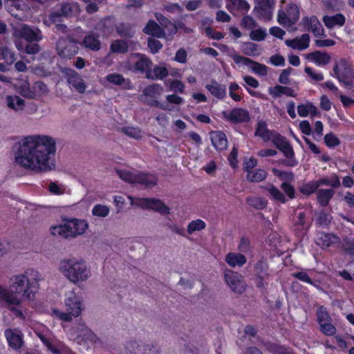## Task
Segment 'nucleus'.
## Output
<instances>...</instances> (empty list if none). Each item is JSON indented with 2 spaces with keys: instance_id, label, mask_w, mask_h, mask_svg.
I'll use <instances>...</instances> for the list:
<instances>
[{
  "instance_id": "obj_1",
  "label": "nucleus",
  "mask_w": 354,
  "mask_h": 354,
  "mask_svg": "<svg viewBox=\"0 0 354 354\" xmlns=\"http://www.w3.org/2000/svg\"><path fill=\"white\" fill-rule=\"evenodd\" d=\"M56 140L48 135L33 134L24 137L15 154V163L35 173H44L56 168Z\"/></svg>"
},
{
  "instance_id": "obj_2",
  "label": "nucleus",
  "mask_w": 354,
  "mask_h": 354,
  "mask_svg": "<svg viewBox=\"0 0 354 354\" xmlns=\"http://www.w3.org/2000/svg\"><path fill=\"white\" fill-rule=\"evenodd\" d=\"M41 279V274L32 268L13 276L10 279L9 290L0 286V301H5L17 317L24 319V314L19 309L22 298L30 300L33 299Z\"/></svg>"
},
{
  "instance_id": "obj_3",
  "label": "nucleus",
  "mask_w": 354,
  "mask_h": 354,
  "mask_svg": "<svg viewBox=\"0 0 354 354\" xmlns=\"http://www.w3.org/2000/svg\"><path fill=\"white\" fill-rule=\"evenodd\" d=\"M58 270L70 282L75 285L86 282L91 277L89 266L81 258H68L61 260Z\"/></svg>"
},
{
  "instance_id": "obj_4",
  "label": "nucleus",
  "mask_w": 354,
  "mask_h": 354,
  "mask_svg": "<svg viewBox=\"0 0 354 354\" xmlns=\"http://www.w3.org/2000/svg\"><path fill=\"white\" fill-rule=\"evenodd\" d=\"M64 306L66 312L53 309L52 314L57 319L64 322H71L74 318L81 315L84 310L82 297L74 290L69 291L65 295Z\"/></svg>"
},
{
  "instance_id": "obj_5",
  "label": "nucleus",
  "mask_w": 354,
  "mask_h": 354,
  "mask_svg": "<svg viewBox=\"0 0 354 354\" xmlns=\"http://www.w3.org/2000/svg\"><path fill=\"white\" fill-rule=\"evenodd\" d=\"M88 223L84 219L71 218L62 224L51 226L50 232L62 238H75L84 235L88 229Z\"/></svg>"
},
{
  "instance_id": "obj_6",
  "label": "nucleus",
  "mask_w": 354,
  "mask_h": 354,
  "mask_svg": "<svg viewBox=\"0 0 354 354\" xmlns=\"http://www.w3.org/2000/svg\"><path fill=\"white\" fill-rule=\"evenodd\" d=\"M354 72L350 60L342 57L335 62L333 68V76L346 86L353 83Z\"/></svg>"
},
{
  "instance_id": "obj_7",
  "label": "nucleus",
  "mask_w": 354,
  "mask_h": 354,
  "mask_svg": "<svg viewBox=\"0 0 354 354\" xmlns=\"http://www.w3.org/2000/svg\"><path fill=\"white\" fill-rule=\"evenodd\" d=\"M70 337L79 344H86L88 347L98 342L99 339L84 324L79 323L72 329Z\"/></svg>"
},
{
  "instance_id": "obj_8",
  "label": "nucleus",
  "mask_w": 354,
  "mask_h": 354,
  "mask_svg": "<svg viewBox=\"0 0 354 354\" xmlns=\"http://www.w3.org/2000/svg\"><path fill=\"white\" fill-rule=\"evenodd\" d=\"M131 205L133 206L138 207L142 209H152L162 215H167L170 214V209L162 201L150 198H134L131 196H128Z\"/></svg>"
},
{
  "instance_id": "obj_9",
  "label": "nucleus",
  "mask_w": 354,
  "mask_h": 354,
  "mask_svg": "<svg viewBox=\"0 0 354 354\" xmlns=\"http://www.w3.org/2000/svg\"><path fill=\"white\" fill-rule=\"evenodd\" d=\"M163 93V88L160 84H153L144 88L140 99L148 104L158 106L163 110H171L168 104L160 103L157 99Z\"/></svg>"
},
{
  "instance_id": "obj_10",
  "label": "nucleus",
  "mask_w": 354,
  "mask_h": 354,
  "mask_svg": "<svg viewBox=\"0 0 354 354\" xmlns=\"http://www.w3.org/2000/svg\"><path fill=\"white\" fill-rule=\"evenodd\" d=\"M299 18V7L295 3L283 6L278 10L277 21L283 26H291L298 21Z\"/></svg>"
},
{
  "instance_id": "obj_11",
  "label": "nucleus",
  "mask_w": 354,
  "mask_h": 354,
  "mask_svg": "<svg viewBox=\"0 0 354 354\" xmlns=\"http://www.w3.org/2000/svg\"><path fill=\"white\" fill-rule=\"evenodd\" d=\"M151 66V62L145 55L140 53L131 54L126 63L125 67L136 73H146Z\"/></svg>"
},
{
  "instance_id": "obj_12",
  "label": "nucleus",
  "mask_w": 354,
  "mask_h": 354,
  "mask_svg": "<svg viewBox=\"0 0 354 354\" xmlns=\"http://www.w3.org/2000/svg\"><path fill=\"white\" fill-rule=\"evenodd\" d=\"M273 144L281 150L284 156L288 158L286 165L290 167H295L298 162L294 158V151L292 147L286 139L277 133H274L270 140Z\"/></svg>"
},
{
  "instance_id": "obj_13",
  "label": "nucleus",
  "mask_w": 354,
  "mask_h": 354,
  "mask_svg": "<svg viewBox=\"0 0 354 354\" xmlns=\"http://www.w3.org/2000/svg\"><path fill=\"white\" fill-rule=\"evenodd\" d=\"M224 279L230 288L235 293L241 294L245 290V284L240 274L230 270H225Z\"/></svg>"
},
{
  "instance_id": "obj_14",
  "label": "nucleus",
  "mask_w": 354,
  "mask_h": 354,
  "mask_svg": "<svg viewBox=\"0 0 354 354\" xmlns=\"http://www.w3.org/2000/svg\"><path fill=\"white\" fill-rule=\"evenodd\" d=\"M78 42L76 39H60L57 44V51L58 55L63 59H71L73 55L77 53Z\"/></svg>"
},
{
  "instance_id": "obj_15",
  "label": "nucleus",
  "mask_w": 354,
  "mask_h": 354,
  "mask_svg": "<svg viewBox=\"0 0 354 354\" xmlns=\"http://www.w3.org/2000/svg\"><path fill=\"white\" fill-rule=\"evenodd\" d=\"M233 60L236 64L245 66L250 71L259 76H266L268 73L266 66L255 62L246 57L234 55Z\"/></svg>"
},
{
  "instance_id": "obj_16",
  "label": "nucleus",
  "mask_w": 354,
  "mask_h": 354,
  "mask_svg": "<svg viewBox=\"0 0 354 354\" xmlns=\"http://www.w3.org/2000/svg\"><path fill=\"white\" fill-rule=\"evenodd\" d=\"M274 5V0H257L256 16L263 21H270L272 18Z\"/></svg>"
},
{
  "instance_id": "obj_17",
  "label": "nucleus",
  "mask_w": 354,
  "mask_h": 354,
  "mask_svg": "<svg viewBox=\"0 0 354 354\" xmlns=\"http://www.w3.org/2000/svg\"><path fill=\"white\" fill-rule=\"evenodd\" d=\"M14 35L19 38H24L28 41H40L42 35L38 28H31L27 25L21 24L14 28Z\"/></svg>"
},
{
  "instance_id": "obj_18",
  "label": "nucleus",
  "mask_w": 354,
  "mask_h": 354,
  "mask_svg": "<svg viewBox=\"0 0 354 354\" xmlns=\"http://www.w3.org/2000/svg\"><path fill=\"white\" fill-rule=\"evenodd\" d=\"M80 8L77 3H66L62 6L60 12L52 13L48 19L44 21V23L48 26L55 24L58 21V18L60 16H69L71 15H76L79 13Z\"/></svg>"
},
{
  "instance_id": "obj_19",
  "label": "nucleus",
  "mask_w": 354,
  "mask_h": 354,
  "mask_svg": "<svg viewBox=\"0 0 354 354\" xmlns=\"http://www.w3.org/2000/svg\"><path fill=\"white\" fill-rule=\"evenodd\" d=\"M151 349V344L141 340L131 339L124 345V354H147Z\"/></svg>"
},
{
  "instance_id": "obj_20",
  "label": "nucleus",
  "mask_w": 354,
  "mask_h": 354,
  "mask_svg": "<svg viewBox=\"0 0 354 354\" xmlns=\"http://www.w3.org/2000/svg\"><path fill=\"white\" fill-rule=\"evenodd\" d=\"M222 115L227 121L236 124L248 122L250 120L248 111L241 108H236L230 111H223Z\"/></svg>"
},
{
  "instance_id": "obj_21",
  "label": "nucleus",
  "mask_w": 354,
  "mask_h": 354,
  "mask_svg": "<svg viewBox=\"0 0 354 354\" xmlns=\"http://www.w3.org/2000/svg\"><path fill=\"white\" fill-rule=\"evenodd\" d=\"M65 73L70 86L78 93H83L86 90V86L82 77L71 68H66Z\"/></svg>"
},
{
  "instance_id": "obj_22",
  "label": "nucleus",
  "mask_w": 354,
  "mask_h": 354,
  "mask_svg": "<svg viewBox=\"0 0 354 354\" xmlns=\"http://www.w3.org/2000/svg\"><path fill=\"white\" fill-rule=\"evenodd\" d=\"M5 337L9 346L15 350L19 349L24 343L22 333L16 328H8L5 330Z\"/></svg>"
},
{
  "instance_id": "obj_23",
  "label": "nucleus",
  "mask_w": 354,
  "mask_h": 354,
  "mask_svg": "<svg viewBox=\"0 0 354 354\" xmlns=\"http://www.w3.org/2000/svg\"><path fill=\"white\" fill-rule=\"evenodd\" d=\"M301 24L305 30L312 31L315 37L324 36V28L316 17H305L302 19Z\"/></svg>"
},
{
  "instance_id": "obj_24",
  "label": "nucleus",
  "mask_w": 354,
  "mask_h": 354,
  "mask_svg": "<svg viewBox=\"0 0 354 354\" xmlns=\"http://www.w3.org/2000/svg\"><path fill=\"white\" fill-rule=\"evenodd\" d=\"M309 42L310 37L308 34H304L299 38L288 39L285 41L288 47L299 50H303L308 48Z\"/></svg>"
},
{
  "instance_id": "obj_25",
  "label": "nucleus",
  "mask_w": 354,
  "mask_h": 354,
  "mask_svg": "<svg viewBox=\"0 0 354 354\" xmlns=\"http://www.w3.org/2000/svg\"><path fill=\"white\" fill-rule=\"evenodd\" d=\"M225 262L232 268H241L247 262L245 256L241 253L229 252L225 258Z\"/></svg>"
},
{
  "instance_id": "obj_26",
  "label": "nucleus",
  "mask_w": 354,
  "mask_h": 354,
  "mask_svg": "<svg viewBox=\"0 0 354 354\" xmlns=\"http://www.w3.org/2000/svg\"><path fill=\"white\" fill-rule=\"evenodd\" d=\"M306 58L319 66L328 64L331 59V57L328 54L322 53L320 51L308 53L306 55Z\"/></svg>"
},
{
  "instance_id": "obj_27",
  "label": "nucleus",
  "mask_w": 354,
  "mask_h": 354,
  "mask_svg": "<svg viewBox=\"0 0 354 354\" xmlns=\"http://www.w3.org/2000/svg\"><path fill=\"white\" fill-rule=\"evenodd\" d=\"M6 106L15 112L22 111L25 108V100L16 95H7L6 97Z\"/></svg>"
},
{
  "instance_id": "obj_28",
  "label": "nucleus",
  "mask_w": 354,
  "mask_h": 354,
  "mask_svg": "<svg viewBox=\"0 0 354 354\" xmlns=\"http://www.w3.org/2000/svg\"><path fill=\"white\" fill-rule=\"evenodd\" d=\"M210 138L213 146L220 151L227 149V140L225 135L221 131H212L210 133Z\"/></svg>"
},
{
  "instance_id": "obj_29",
  "label": "nucleus",
  "mask_w": 354,
  "mask_h": 354,
  "mask_svg": "<svg viewBox=\"0 0 354 354\" xmlns=\"http://www.w3.org/2000/svg\"><path fill=\"white\" fill-rule=\"evenodd\" d=\"M226 8L232 13L234 12H248L250 5L245 0H227Z\"/></svg>"
},
{
  "instance_id": "obj_30",
  "label": "nucleus",
  "mask_w": 354,
  "mask_h": 354,
  "mask_svg": "<svg viewBox=\"0 0 354 354\" xmlns=\"http://www.w3.org/2000/svg\"><path fill=\"white\" fill-rule=\"evenodd\" d=\"M205 88L212 95L218 99H223L226 95L225 86L218 84L215 80H212L205 86Z\"/></svg>"
},
{
  "instance_id": "obj_31",
  "label": "nucleus",
  "mask_w": 354,
  "mask_h": 354,
  "mask_svg": "<svg viewBox=\"0 0 354 354\" xmlns=\"http://www.w3.org/2000/svg\"><path fill=\"white\" fill-rule=\"evenodd\" d=\"M156 18L162 26V30L165 32V37H171L176 32V27L174 24L171 23L166 19L162 14L156 13Z\"/></svg>"
},
{
  "instance_id": "obj_32",
  "label": "nucleus",
  "mask_w": 354,
  "mask_h": 354,
  "mask_svg": "<svg viewBox=\"0 0 354 354\" xmlns=\"http://www.w3.org/2000/svg\"><path fill=\"white\" fill-rule=\"evenodd\" d=\"M338 241V238L332 234L320 232L317 234L316 238V243L322 248H326L331 246Z\"/></svg>"
},
{
  "instance_id": "obj_33",
  "label": "nucleus",
  "mask_w": 354,
  "mask_h": 354,
  "mask_svg": "<svg viewBox=\"0 0 354 354\" xmlns=\"http://www.w3.org/2000/svg\"><path fill=\"white\" fill-rule=\"evenodd\" d=\"M13 86L15 90L24 97L28 98H33L35 97V92L30 89V84L26 80H19Z\"/></svg>"
},
{
  "instance_id": "obj_34",
  "label": "nucleus",
  "mask_w": 354,
  "mask_h": 354,
  "mask_svg": "<svg viewBox=\"0 0 354 354\" xmlns=\"http://www.w3.org/2000/svg\"><path fill=\"white\" fill-rule=\"evenodd\" d=\"M346 19L342 14H337L333 16L326 15L323 17L324 25L328 28H333L335 26H342Z\"/></svg>"
},
{
  "instance_id": "obj_35",
  "label": "nucleus",
  "mask_w": 354,
  "mask_h": 354,
  "mask_svg": "<svg viewBox=\"0 0 354 354\" xmlns=\"http://www.w3.org/2000/svg\"><path fill=\"white\" fill-rule=\"evenodd\" d=\"M143 31L147 35H150L158 38L165 37V34L162 28L153 21H149L144 28Z\"/></svg>"
},
{
  "instance_id": "obj_36",
  "label": "nucleus",
  "mask_w": 354,
  "mask_h": 354,
  "mask_svg": "<svg viewBox=\"0 0 354 354\" xmlns=\"http://www.w3.org/2000/svg\"><path fill=\"white\" fill-rule=\"evenodd\" d=\"M297 112L299 116L307 117L309 114H317V109L312 102H307L305 104L298 105Z\"/></svg>"
},
{
  "instance_id": "obj_37",
  "label": "nucleus",
  "mask_w": 354,
  "mask_h": 354,
  "mask_svg": "<svg viewBox=\"0 0 354 354\" xmlns=\"http://www.w3.org/2000/svg\"><path fill=\"white\" fill-rule=\"evenodd\" d=\"M333 195L334 190L332 189H321L317 192L318 202L322 206H326Z\"/></svg>"
},
{
  "instance_id": "obj_38",
  "label": "nucleus",
  "mask_w": 354,
  "mask_h": 354,
  "mask_svg": "<svg viewBox=\"0 0 354 354\" xmlns=\"http://www.w3.org/2000/svg\"><path fill=\"white\" fill-rule=\"evenodd\" d=\"M82 45L91 50L97 51L100 48V42L93 35L89 34L85 36Z\"/></svg>"
},
{
  "instance_id": "obj_39",
  "label": "nucleus",
  "mask_w": 354,
  "mask_h": 354,
  "mask_svg": "<svg viewBox=\"0 0 354 354\" xmlns=\"http://www.w3.org/2000/svg\"><path fill=\"white\" fill-rule=\"evenodd\" d=\"M167 69L164 66H156L152 71L149 70L147 74V77L152 80H162L167 76Z\"/></svg>"
},
{
  "instance_id": "obj_40",
  "label": "nucleus",
  "mask_w": 354,
  "mask_h": 354,
  "mask_svg": "<svg viewBox=\"0 0 354 354\" xmlns=\"http://www.w3.org/2000/svg\"><path fill=\"white\" fill-rule=\"evenodd\" d=\"M41 342L46 346L48 349L53 354H64L67 351L66 348L62 344L57 345L53 344L49 342L43 335H39Z\"/></svg>"
},
{
  "instance_id": "obj_41",
  "label": "nucleus",
  "mask_w": 354,
  "mask_h": 354,
  "mask_svg": "<svg viewBox=\"0 0 354 354\" xmlns=\"http://www.w3.org/2000/svg\"><path fill=\"white\" fill-rule=\"evenodd\" d=\"M274 132L268 131L263 122H259L255 131L256 136L261 138L265 142L269 141Z\"/></svg>"
},
{
  "instance_id": "obj_42",
  "label": "nucleus",
  "mask_w": 354,
  "mask_h": 354,
  "mask_svg": "<svg viewBox=\"0 0 354 354\" xmlns=\"http://www.w3.org/2000/svg\"><path fill=\"white\" fill-rule=\"evenodd\" d=\"M319 187L327 185L333 187H337L340 185V180L337 174H333L330 176L324 177L317 180Z\"/></svg>"
},
{
  "instance_id": "obj_43",
  "label": "nucleus",
  "mask_w": 354,
  "mask_h": 354,
  "mask_svg": "<svg viewBox=\"0 0 354 354\" xmlns=\"http://www.w3.org/2000/svg\"><path fill=\"white\" fill-rule=\"evenodd\" d=\"M267 176V173L265 170L258 169L249 171L247 174V179L250 182H261Z\"/></svg>"
},
{
  "instance_id": "obj_44",
  "label": "nucleus",
  "mask_w": 354,
  "mask_h": 354,
  "mask_svg": "<svg viewBox=\"0 0 354 354\" xmlns=\"http://www.w3.org/2000/svg\"><path fill=\"white\" fill-rule=\"evenodd\" d=\"M48 191L55 195H63L68 193L67 187L57 182H50L48 185Z\"/></svg>"
},
{
  "instance_id": "obj_45",
  "label": "nucleus",
  "mask_w": 354,
  "mask_h": 354,
  "mask_svg": "<svg viewBox=\"0 0 354 354\" xmlns=\"http://www.w3.org/2000/svg\"><path fill=\"white\" fill-rule=\"evenodd\" d=\"M0 56L8 64H12L16 59L15 53L6 46L0 44Z\"/></svg>"
},
{
  "instance_id": "obj_46",
  "label": "nucleus",
  "mask_w": 354,
  "mask_h": 354,
  "mask_svg": "<svg viewBox=\"0 0 354 354\" xmlns=\"http://www.w3.org/2000/svg\"><path fill=\"white\" fill-rule=\"evenodd\" d=\"M157 183V178L152 174H139L138 183L145 185L147 187L154 186Z\"/></svg>"
},
{
  "instance_id": "obj_47",
  "label": "nucleus",
  "mask_w": 354,
  "mask_h": 354,
  "mask_svg": "<svg viewBox=\"0 0 354 354\" xmlns=\"http://www.w3.org/2000/svg\"><path fill=\"white\" fill-rule=\"evenodd\" d=\"M92 215L96 217L105 218L110 213V208L107 205L97 204L91 210Z\"/></svg>"
},
{
  "instance_id": "obj_48",
  "label": "nucleus",
  "mask_w": 354,
  "mask_h": 354,
  "mask_svg": "<svg viewBox=\"0 0 354 354\" xmlns=\"http://www.w3.org/2000/svg\"><path fill=\"white\" fill-rule=\"evenodd\" d=\"M304 71L310 78V82L312 83L322 82L324 79V75L322 72L309 66H306Z\"/></svg>"
},
{
  "instance_id": "obj_49",
  "label": "nucleus",
  "mask_w": 354,
  "mask_h": 354,
  "mask_svg": "<svg viewBox=\"0 0 354 354\" xmlns=\"http://www.w3.org/2000/svg\"><path fill=\"white\" fill-rule=\"evenodd\" d=\"M206 227L205 223L201 219H196L191 221L187 225V232L189 234H192L196 232H199L204 230Z\"/></svg>"
},
{
  "instance_id": "obj_50",
  "label": "nucleus",
  "mask_w": 354,
  "mask_h": 354,
  "mask_svg": "<svg viewBox=\"0 0 354 354\" xmlns=\"http://www.w3.org/2000/svg\"><path fill=\"white\" fill-rule=\"evenodd\" d=\"M165 84L171 91L178 92L180 93H184L185 86L180 80H168L165 82Z\"/></svg>"
},
{
  "instance_id": "obj_51",
  "label": "nucleus",
  "mask_w": 354,
  "mask_h": 354,
  "mask_svg": "<svg viewBox=\"0 0 354 354\" xmlns=\"http://www.w3.org/2000/svg\"><path fill=\"white\" fill-rule=\"evenodd\" d=\"M319 187L317 180H313L303 184L299 188V191L305 195H310L314 193Z\"/></svg>"
},
{
  "instance_id": "obj_52",
  "label": "nucleus",
  "mask_w": 354,
  "mask_h": 354,
  "mask_svg": "<svg viewBox=\"0 0 354 354\" xmlns=\"http://www.w3.org/2000/svg\"><path fill=\"white\" fill-rule=\"evenodd\" d=\"M118 174L120 178L122 180L131 183H138V174L133 173L127 170H120L118 171Z\"/></svg>"
},
{
  "instance_id": "obj_53",
  "label": "nucleus",
  "mask_w": 354,
  "mask_h": 354,
  "mask_svg": "<svg viewBox=\"0 0 354 354\" xmlns=\"http://www.w3.org/2000/svg\"><path fill=\"white\" fill-rule=\"evenodd\" d=\"M128 48L127 43L122 40H115L111 45V50L116 53H124Z\"/></svg>"
},
{
  "instance_id": "obj_54",
  "label": "nucleus",
  "mask_w": 354,
  "mask_h": 354,
  "mask_svg": "<svg viewBox=\"0 0 354 354\" xmlns=\"http://www.w3.org/2000/svg\"><path fill=\"white\" fill-rule=\"evenodd\" d=\"M122 132L127 136L137 140L141 139L144 136L143 132L139 128L133 127H124L122 128Z\"/></svg>"
},
{
  "instance_id": "obj_55",
  "label": "nucleus",
  "mask_w": 354,
  "mask_h": 354,
  "mask_svg": "<svg viewBox=\"0 0 354 354\" xmlns=\"http://www.w3.org/2000/svg\"><path fill=\"white\" fill-rule=\"evenodd\" d=\"M115 28L118 34L121 37H132L134 34L132 27L124 24H118Z\"/></svg>"
},
{
  "instance_id": "obj_56",
  "label": "nucleus",
  "mask_w": 354,
  "mask_h": 354,
  "mask_svg": "<svg viewBox=\"0 0 354 354\" xmlns=\"http://www.w3.org/2000/svg\"><path fill=\"white\" fill-rule=\"evenodd\" d=\"M105 79L108 82L117 86H122L126 82L122 75L115 73L107 75Z\"/></svg>"
},
{
  "instance_id": "obj_57",
  "label": "nucleus",
  "mask_w": 354,
  "mask_h": 354,
  "mask_svg": "<svg viewBox=\"0 0 354 354\" xmlns=\"http://www.w3.org/2000/svg\"><path fill=\"white\" fill-rule=\"evenodd\" d=\"M266 35V30L259 28L253 29L250 34V37L254 41H260L265 39Z\"/></svg>"
},
{
  "instance_id": "obj_58",
  "label": "nucleus",
  "mask_w": 354,
  "mask_h": 354,
  "mask_svg": "<svg viewBox=\"0 0 354 354\" xmlns=\"http://www.w3.org/2000/svg\"><path fill=\"white\" fill-rule=\"evenodd\" d=\"M320 330L326 335L331 336L335 334L336 328L332 324L331 320L320 324Z\"/></svg>"
},
{
  "instance_id": "obj_59",
  "label": "nucleus",
  "mask_w": 354,
  "mask_h": 354,
  "mask_svg": "<svg viewBox=\"0 0 354 354\" xmlns=\"http://www.w3.org/2000/svg\"><path fill=\"white\" fill-rule=\"evenodd\" d=\"M243 52L248 56H254L259 54L257 45L254 43H246L243 46Z\"/></svg>"
},
{
  "instance_id": "obj_60",
  "label": "nucleus",
  "mask_w": 354,
  "mask_h": 354,
  "mask_svg": "<svg viewBox=\"0 0 354 354\" xmlns=\"http://www.w3.org/2000/svg\"><path fill=\"white\" fill-rule=\"evenodd\" d=\"M317 315L319 324L331 320L328 312L323 306H321L318 308Z\"/></svg>"
},
{
  "instance_id": "obj_61",
  "label": "nucleus",
  "mask_w": 354,
  "mask_h": 354,
  "mask_svg": "<svg viewBox=\"0 0 354 354\" xmlns=\"http://www.w3.org/2000/svg\"><path fill=\"white\" fill-rule=\"evenodd\" d=\"M324 142L329 147H334L339 144L337 137L333 133H328L324 136Z\"/></svg>"
},
{
  "instance_id": "obj_62",
  "label": "nucleus",
  "mask_w": 354,
  "mask_h": 354,
  "mask_svg": "<svg viewBox=\"0 0 354 354\" xmlns=\"http://www.w3.org/2000/svg\"><path fill=\"white\" fill-rule=\"evenodd\" d=\"M238 250L242 253H248L251 251L250 242L247 238H242L238 245Z\"/></svg>"
},
{
  "instance_id": "obj_63",
  "label": "nucleus",
  "mask_w": 354,
  "mask_h": 354,
  "mask_svg": "<svg viewBox=\"0 0 354 354\" xmlns=\"http://www.w3.org/2000/svg\"><path fill=\"white\" fill-rule=\"evenodd\" d=\"M241 25L245 28L252 31L257 26V23L252 17L245 16L242 19Z\"/></svg>"
},
{
  "instance_id": "obj_64",
  "label": "nucleus",
  "mask_w": 354,
  "mask_h": 354,
  "mask_svg": "<svg viewBox=\"0 0 354 354\" xmlns=\"http://www.w3.org/2000/svg\"><path fill=\"white\" fill-rule=\"evenodd\" d=\"M270 195L272 196L274 199H275L277 201H279L282 203L286 202L285 196L283 195V194L276 187H271L268 189Z\"/></svg>"
}]
</instances>
